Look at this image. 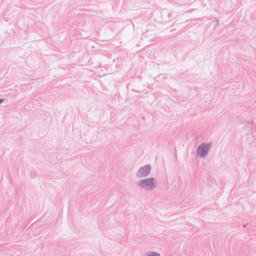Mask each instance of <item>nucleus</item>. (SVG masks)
Returning a JSON list of instances; mask_svg holds the SVG:
<instances>
[{"label": "nucleus", "instance_id": "1", "mask_svg": "<svg viewBox=\"0 0 256 256\" xmlns=\"http://www.w3.org/2000/svg\"><path fill=\"white\" fill-rule=\"evenodd\" d=\"M137 186L146 190H152L157 186V182L154 178L142 179L136 183Z\"/></svg>", "mask_w": 256, "mask_h": 256}, {"label": "nucleus", "instance_id": "3", "mask_svg": "<svg viewBox=\"0 0 256 256\" xmlns=\"http://www.w3.org/2000/svg\"><path fill=\"white\" fill-rule=\"evenodd\" d=\"M151 172V166L150 164H146L139 168L136 174L138 178H144L148 176Z\"/></svg>", "mask_w": 256, "mask_h": 256}, {"label": "nucleus", "instance_id": "4", "mask_svg": "<svg viewBox=\"0 0 256 256\" xmlns=\"http://www.w3.org/2000/svg\"><path fill=\"white\" fill-rule=\"evenodd\" d=\"M146 256H160V254L158 252H150L148 254H147Z\"/></svg>", "mask_w": 256, "mask_h": 256}, {"label": "nucleus", "instance_id": "5", "mask_svg": "<svg viewBox=\"0 0 256 256\" xmlns=\"http://www.w3.org/2000/svg\"><path fill=\"white\" fill-rule=\"evenodd\" d=\"M4 99L0 98V104H2L4 102Z\"/></svg>", "mask_w": 256, "mask_h": 256}, {"label": "nucleus", "instance_id": "6", "mask_svg": "<svg viewBox=\"0 0 256 256\" xmlns=\"http://www.w3.org/2000/svg\"><path fill=\"white\" fill-rule=\"evenodd\" d=\"M214 20H216V25H218V20H217L216 18H215Z\"/></svg>", "mask_w": 256, "mask_h": 256}, {"label": "nucleus", "instance_id": "2", "mask_svg": "<svg viewBox=\"0 0 256 256\" xmlns=\"http://www.w3.org/2000/svg\"><path fill=\"white\" fill-rule=\"evenodd\" d=\"M212 146V142L202 143L197 148V154L200 158H204L208 154Z\"/></svg>", "mask_w": 256, "mask_h": 256}]
</instances>
